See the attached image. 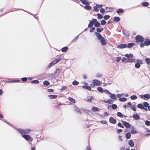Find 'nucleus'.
I'll return each instance as SVG.
<instances>
[{"mask_svg": "<svg viewBox=\"0 0 150 150\" xmlns=\"http://www.w3.org/2000/svg\"><path fill=\"white\" fill-rule=\"evenodd\" d=\"M123 55L127 57V63L135 62L136 59L133 54H126Z\"/></svg>", "mask_w": 150, "mask_h": 150, "instance_id": "f257e3e1", "label": "nucleus"}, {"mask_svg": "<svg viewBox=\"0 0 150 150\" xmlns=\"http://www.w3.org/2000/svg\"><path fill=\"white\" fill-rule=\"evenodd\" d=\"M96 38L97 40L99 41L102 46H105L106 45L107 42L105 39L102 35L97 36Z\"/></svg>", "mask_w": 150, "mask_h": 150, "instance_id": "f03ea898", "label": "nucleus"}, {"mask_svg": "<svg viewBox=\"0 0 150 150\" xmlns=\"http://www.w3.org/2000/svg\"><path fill=\"white\" fill-rule=\"evenodd\" d=\"M3 81H4L3 83L4 84H5L6 83H15L17 82H19L21 81L20 79L17 78L15 79H8L7 80H3ZM3 84V83H2Z\"/></svg>", "mask_w": 150, "mask_h": 150, "instance_id": "7ed1b4c3", "label": "nucleus"}, {"mask_svg": "<svg viewBox=\"0 0 150 150\" xmlns=\"http://www.w3.org/2000/svg\"><path fill=\"white\" fill-rule=\"evenodd\" d=\"M135 42L137 43L139 42H142L144 41L145 38L142 36L137 35L135 37Z\"/></svg>", "mask_w": 150, "mask_h": 150, "instance_id": "20e7f679", "label": "nucleus"}, {"mask_svg": "<svg viewBox=\"0 0 150 150\" xmlns=\"http://www.w3.org/2000/svg\"><path fill=\"white\" fill-rule=\"evenodd\" d=\"M96 29V32H95L94 33L95 35L97 37L100 35L101 36L102 35L100 33L103 30L104 28L103 27H98Z\"/></svg>", "mask_w": 150, "mask_h": 150, "instance_id": "39448f33", "label": "nucleus"}, {"mask_svg": "<svg viewBox=\"0 0 150 150\" xmlns=\"http://www.w3.org/2000/svg\"><path fill=\"white\" fill-rule=\"evenodd\" d=\"M22 137L26 141H28L29 143L33 140V139L29 135L23 134L22 135Z\"/></svg>", "mask_w": 150, "mask_h": 150, "instance_id": "423d86ee", "label": "nucleus"}, {"mask_svg": "<svg viewBox=\"0 0 150 150\" xmlns=\"http://www.w3.org/2000/svg\"><path fill=\"white\" fill-rule=\"evenodd\" d=\"M92 21L93 22L94 27L96 28L99 27L100 25V23L96 18H93Z\"/></svg>", "mask_w": 150, "mask_h": 150, "instance_id": "0eeeda50", "label": "nucleus"}, {"mask_svg": "<svg viewBox=\"0 0 150 150\" xmlns=\"http://www.w3.org/2000/svg\"><path fill=\"white\" fill-rule=\"evenodd\" d=\"M18 131L21 134H26L28 133L30 131V130L28 129H18Z\"/></svg>", "mask_w": 150, "mask_h": 150, "instance_id": "6e6552de", "label": "nucleus"}, {"mask_svg": "<svg viewBox=\"0 0 150 150\" xmlns=\"http://www.w3.org/2000/svg\"><path fill=\"white\" fill-rule=\"evenodd\" d=\"M93 84H102V82L99 80L97 79H94L92 81V82ZM90 84H92V83H91Z\"/></svg>", "mask_w": 150, "mask_h": 150, "instance_id": "1a4fd4ad", "label": "nucleus"}, {"mask_svg": "<svg viewBox=\"0 0 150 150\" xmlns=\"http://www.w3.org/2000/svg\"><path fill=\"white\" fill-rule=\"evenodd\" d=\"M80 6H81V7L83 8L85 10H91H91H92V7L89 5H85V6H83L81 4H80Z\"/></svg>", "mask_w": 150, "mask_h": 150, "instance_id": "9d476101", "label": "nucleus"}, {"mask_svg": "<svg viewBox=\"0 0 150 150\" xmlns=\"http://www.w3.org/2000/svg\"><path fill=\"white\" fill-rule=\"evenodd\" d=\"M140 97L142 99H144L146 100V99H149L150 98V95L149 94H146L140 95Z\"/></svg>", "mask_w": 150, "mask_h": 150, "instance_id": "9b49d317", "label": "nucleus"}, {"mask_svg": "<svg viewBox=\"0 0 150 150\" xmlns=\"http://www.w3.org/2000/svg\"><path fill=\"white\" fill-rule=\"evenodd\" d=\"M126 44L125 43L120 44L116 46V47L120 49H123L126 48Z\"/></svg>", "mask_w": 150, "mask_h": 150, "instance_id": "f8f14e48", "label": "nucleus"}, {"mask_svg": "<svg viewBox=\"0 0 150 150\" xmlns=\"http://www.w3.org/2000/svg\"><path fill=\"white\" fill-rule=\"evenodd\" d=\"M26 82L28 83H32L33 84H37L40 83L38 79L33 80L30 81H27Z\"/></svg>", "mask_w": 150, "mask_h": 150, "instance_id": "ddd939ff", "label": "nucleus"}, {"mask_svg": "<svg viewBox=\"0 0 150 150\" xmlns=\"http://www.w3.org/2000/svg\"><path fill=\"white\" fill-rule=\"evenodd\" d=\"M100 8L97 5V4H96V6H94L93 7V9L91 10V11H95L96 12H98L99 11Z\"/></svg>", "mask_w": 150, "mask_h": 150, "instance_id": "4468645a", "label": "nucleus"}, {"mask_svg": "<svg viewBox=\"0 0 150 150\" xmlns=\"http://www.w3.org/2000/svg\"><path fill=\"white\" fill-rule=\"evenodd\" d=\"M125 31H126V30L124 28L122 30V33L123 34L126 38H128L129 35V31H127L125 32Z\"/></svg>", "mask_w": 150, "mask_h": 150, "instance_id": "2eb2a0df", "label": "nucleus"}, {"mask_svg": "<svg viewBox=\"0 0 150 150\" xmlns=\"http://www.w3.org/2000/svg\"><path fill=\"white\" fill-rule=\"evenodd\" d=\"M144 42L145 43V46H148L150 45V40L147 38H146L145 39V40L144 41Z\"/></svg>", "mask_w": 150, "mask_h": 150, "instance_id": "dca6fc26", "label": "nucleus"}, {"mask_svg": "<svg viewBox=\"0 0 150 150\" xmlns=\"http://www.w3.org/2000/svg\"><path fill=\"white\" fill-rule=\"evenodd\" d=\"M134 45V42L128 43L127 44H126V47L128 48H130L133 47Z\"/></svg>", "mask_w": 150, "mask_h": 150, "instance_id": "f3484780", "label": "nucleus"}, {"mask_svg": "<svg viewBox=\"0 0 150 150\" xmlns=\"http://www.w3.org/2000/svg\"><path fill=\"white\" fill-rule=\"evenodd\" d=\"M120 18L118 16H115L113 18V21L115 22H117L120 20Z\"/></svg>", "mask_w": 150, "mask_h": 150, "instance_id": "a211bd4d", "label": "nucleus"}, {"mask_svg": "<svg viewBox=\"0 0 150 150\" xmlns=\"http://www.w3.org/2000/svg\"><path fill=\"white\" fill-rule=\"evenodd\" d=\"M124 11V10L122 8H119L116 11V12L118 15H120V13H122Z\"/></svg>", "mask_w": 150, "mask_h": 150, "instance_id": "6ab92c4d", "label": "nucleus"}, {"mask_svg": "<svg viewBox=\"0 0 150 150\" xmlns=\"http://www.w3.org/2000/svg\"><path fill=\"white\" fill-rule=\"evenodd\" d=\"M109 122L112 124H115L116 123V121L112 117H110L109 118Z\"/></svg>", "mask_w": 150, "mask_h": 150, "instance_id": "aec40b11", "label": "nucleus"}, {"mask_svg": "<svg viewBox=\"0 0 150 150\" xmlns=\"http://www.w3.org/2000/svg\"><path fill=\"white\" fill-rule=\"evenodd\" d=\"M68 47L67 46H65L61 49V51L62 52H65L68 50Z\"/></svg>", "mask_w": 150, "mask_h": 150, "instance_id": "412c9836", "label": "nucleus"}, {"mask_svg": "<svg viewBox=\"0 0 150 150\" xmlns=\"http://www.w3.org/2000/svg\"><path fill=\"white\" fill-rule=\"evenodd\" d=\"M132 117L135 120H138L140 119L139 116L137 114L133 115Z\"/></svg>", "mask_w": 150, "mask_h": 150, "instance_id": "4be33fe9", "label": "nucleus"}, {"mask_svg": "<svg viewBox=\"0 0 150 150\" xmlns=\"http://www.w3.org/2000/svg\"><path fill=\"white\" fill-rule=\"evenodd\" d=\"M141 4L143 6L146 7L149 5V3L146 1H144L141 3Z\"/></svg>", "mask_w": 150, "mask_h": 150, "instance_id": "5701e85b", "label": "nucleus"}, {"mask_svg": "<svg viewBox=\"0 0 150 150\" xmlns=\"http://www.w3.org/2000/svg\"><path fill=\"white\" fill-rule=\"evenodd\" d=\"M92 98L91 96H88L86 98H85L84 99V100L85 101L88 102H91L92 100Z\"/></svg>", "mask_w": 150, "mask_h": 150, "instance_id": "b1692460", "label": "nucleus"}, {"mask_svg": "<svg viewBox=\"0 0 150 150\" xmlns=\"http://www.w3.org/2000/svg\"><path fill=\"white\" fill-rule=\"evenodd\" d=\"M123 124L124 126L126 127L127 128H129L130 126L129 124V123L125 121L123 122Z\"/></svg>", "mask_w": 150, "mask_h": 150, "instance_id": "393cba45", "label": "nucleus"}, {"mask_svg": "<svg viewBox=\"0 0 150 150\" xmlns=\"http://www.w3.org/2000/svg\"><path fill=\"white\" fill-rule=\"evenodd\" d=\"M128 144L131 147H133L134 144L133 141L132 139L130 140L128 142Z\"/></svg>", "mask_w": 150, "mask_h": 150, "instance_id": "a878e982", "label": "nucleus"}, {"mask_svg": "<svg viewBox=\"0 0 150 150\" xmlns=\"http://www.w3.org/2000/svg\"><path fill=\"white\" fill-rule=\"evenodd\" d=\"M82 88H85L88 90H90L91 88V86L87 85H85L82 86Z\"/></svg>", "mask_w": 150, "mask_h": 150, "instance_id": "bb28decb", "label": "nucleus"}, {"mask_svg": "<svg viewBox=\"0 0 150 150\" xmlns=\"http://www.w3.org/2000/svg\"><path fill=\"white\" fill-rule=\"evenodd\" d=\"M57 96L54 95H50L48 96V97L51 99H55L57 98Z\"/></svg>", "mask_w": 150, "mask_h": 150, "instance_id": "cd10ccee", "label": "nucleus"}, {"mask_svg": "<svg viewBox=\"0 0 150 150\" xmlns=\"http://www.w3.org/2000/svg\"><path fill=\"white\" fill-rule=\"evenodd\" d=\"M97 18L98 19H101L103 18V15L100 13H97Z\"/></svg>", "mask_w": 150, "mask_h": 150, "instance_id": "c85d7f7f", "label": "nucleus"}, {"mask_svg": "<svg viewBox=\"0 0 150 150\" xmlns=\"http://www.w3.org/2000/svg\"><path fill=\"white\" fill-rule=\"evenodd\" d=\"M74 111L76 112L78 114H81V112L80 110V109L79 108H76L74 110Z\"/></svg>", "mask_w": 150, "mask_h": 150, "instance_id": "c756f323", "label": "nucleus"}, {"mask_svg": "<svg viewBox=\"0 0 150 150\" xmlns=\"http://www.w3.org/2000/svg\"><path fill=\"white\" fill-rule=\"evenodd\" d=\"M89 23L88 24V28H91L93 27V26L94 24L92 20L89 21Z\"/></svg>", "mask_w": 150, "mask_h": 150, "instance_id": "7c9ffc66", "label": "nucleus"}, {"mask_svg": "<svg viewBox=\"0 0 150 150\" xmlns=\"http://www.w3.org/2000/svg\"><path fill=\"white\" fill-rule=\"evenodd\" d=\"M146 64L149 65L150 64V59L149 58H146L145 59Z\"/></svg>", "mask_w": 150, "mask_h": 150, "instance_id": "2f4dec72", "label": "nucleus"}, {"mask_svg": "<svg viewBox=\"0 0 150 150\" xmlns=\"http://www.w3.org/2000/svg\"><path fill=\"white\" fill-rule=\"evenodd\" d=\"M131 135L130 133L129 132H128L126 134L125 137L127 139H128L131 138Z\"/></svg>", "mask_w": 150, "mask_h": 150, "instance_id": "473e14b6", "label": "nucleus"}, {"mask_svg": "<svg viewBox=\"0 0 150 150\" xmlns=\"http://www.w3.org/2000/svg\"><path fill=\"white\" fill-rule=\"evenodd\" d=\"M91 110L94 112H96L98 111L99 110V109L98 108L96 107H93L92 108Z\"/></svg>", "mask_w": 150, "mask_h": 150, "instance_id": "72a5a7b5", "label": "nucleus"}, {"mask_svg": "<svg viewBox=\"0 0 150 150\" xmlns=\"http://www.w3.org/2000/svg\"><path fill=\"white\" fill-rule=\"evenodd\" d=\"M106 23V22L105 20L104 19H102V20H101L100 22V25H105Z\"/></svg>", "mask_w": 150, "mask_h": 150, "instance_id": "f704fd0d", "label": "nucleus"}, {"mask_svg": "<svg viewBox=\"0 0 150 150\" xmlns=\"http://www.w3.org/2000/svg\"><path fill=\"white\" fill-rule=\"evenodd\" d=\"M60 71L58 68L56 69L55 71L54 72V74H56L59 75L60 73Z\"/></svg>", "mask_w": 150, "mask_h": 150, "instance_id": "c9c22d12", "label": "nucleus"}, {"mask_svg": "<svg viewBox=\"0 0 150 150\" xmlns=\"http://www.w3.org/2000/svg\"><path fill=\"white\" fill-rule=\"evenodd\" d=\"M110 17V16L109 15H105L103 16V18L105 20H107L109 19Z\"/></svg>", "mask_w": 150, "mask_h": 150, "instance_id": "e433bc0d", "label": "nucleus"}, {"mask_svg": "<svg viewBox=\"0 0 150 150\" xmlns=\"http://www.w3.org/2000/svg\"><path fill=\"white\" fill-rule=\"evenodd\" d=\"M105 103H107L110 104H112L113 103V100L110 99H109L108 100L104 101Z\"/></svg>", "mask_w": 150, "mask_h": 150, "instance_id": "4c0bfd02", "label": "nucleus"}, {"mask_svg": "<svg viewBox=\"0 0 150 150\" xmlns=\"http://www.w3.org/2000/svg\"><path fill=\"white\" fill-rule=\"evenodd\" d=\"M110 95H111L110 96V98L112 99H114V100H116L117 99V98L115 96V94H112L111 93V94H110Z\"/></svg>", "mask_w": 150, "mask_h": 150, "instance_id": "58836bf2", "label": "nucleus"}, {"mask_svg": "<svg viewBox=\"0 0 150 150\" xmlns=\"http://www.w3.org/2000/svg\"><path fill=\"white\" fill-rule=\"evenodd\" d=\"M81 33H80L78 35L76 36L74 39L71 42V43L72 42L74 41H75V42H76L77 41V40L78 39L79 37H78V35H80Z\"/></svg>", "mask_w": 150, "mask_h": 150, "instance_id": "ea45409f", "label": "nucleus"}, {"mask_svg": "<svg viewBox=\"0 0 150 150\" xmlns=\"http://www.w3.org/2000/svg\"><path fill=\"white\" fill-rule=\"evenodd\" d=\"M17 10H22L25 12H26L28 13V14H29L33 16L34 15L33 14L31 13V12H28V11H27L23 9H18Z\"/></svg>", "mask_w": 150, "mask_h": 150, "instance_id": "a19ab883", "label": "nucleus"}, {"mask_svg": "<svg viewBox=\"0 0 150 150\" xmlns=\"http://www.w3.org/2000/svg\"><path fill=\"white\" fill-rule=\"evenodd\" d=\"M127 100V98L125 97H122L120 98L119 101L122 102L125 101Z\"/></svg>", "mask_w": 150, "mask_h": 150, "instance_id": "79ce46f5", "label": "nucleus"}, {"mask_svg": "<svg viewBox=\"0 0 150 150\" xmlns=\"http://www.w3.org/2000/svg\"><path fill=\"white\" fill-rule=\"evenodd\" d=\"M141 67V65L139 64H137L136 63L134 64V67L136 69H139Z\"/></svg>", "mask_w": 150, "mask_h": 150, "instance_id": "37998d69", "label": "nucleus"}, {"mask_svg": "<svg viewBox=\"0 0 150 150\" xmlns=\"http://www.w3.org/2000/svg\"><path fill=\"white\" fill-rule=\"evenodd\" d=\"M137 107L141 109H143L144 108L143 105L142 104H139L137 105Z\"/></svg>", "mask_w": 150, "mask_h": 150, "instance_id": "c03bdc74", "label": "nucleus"}, {"mask_svg": "<svg viewBox=\"0 0 150 150\" xmlns=\"http://www.w3.org/2000/svg\"><path fill=\"white\" fill-rule=\"evenodd\" d=\"M55 61L56 62V63H57L58 62H59L60 61H61L62 60V58L61 57H59L57 58L56 59H55Z\"/></svg>", "mask_w": 150, "mask_h": 150, "instance_id": "a18cd8bd", "label": "nucleus"}, {"mask_svg": "<svg viewBox=\"0 0 150 150\" xmlns=\"http://www.w3.org/2000/svg\"><path fill=\"white\" fill-rule=\"evenodd\" d=\"M83 4L85 5L88 0H79Z\"/></svg>", "mask_w": 150, "mask_h": 150, "instance_id": "49530a36", "label": "nucleus"}, {"mask_svg": "<svg viewBox=\"0 0 150 150\" xmlns=\"http://www.w3.org/2000/svg\"><path fill=\"white\" fill-rule=\"evenodd\" d=\"M130 98L132 100H135L137 99V96L136 95H132L130 97Z\"/></svg>", "mask_w": 150, "mask_h": 150, "instance_id": "de8ad7c7", "label": "nucleus"}, {"mask_svg": "<svg viewBox=\"0 0 150 150\" xmlns=\"http://www.w3.org/2000/svg\"><path fill=\"white\" fill-rule=\"evenodd\" d=\"M69 100L73 103H75V100L73 99V98H71L69 97L68 98Z\"/></svg>", "mask_w": 150, "mask_h": 150, "instance_id": "09e8293b", "label": "nucleus"}, {"mask_svg": "<svg viewBox=\"0 0 150 150\" xmlns=\"http://www.w3.org/2000/svg\"><path fill=\"white\" fill-rule=\"evenodd\" d=\"M43 84H50V82L47 80H45L42 82Z\"/></svg>", "mask_w": 150, "mask_h": 150, "instance_id": "8fccbe9b", "label": "nucleus"}, {"mask_svg": "<svg viewBox=\"0 0 150 150\" xmlns=\"http://www.w3.org/2000/svg\"><path fill=\"white\" fill-rule=\"evenodd\" d=\"M121 61L122 62H125L126 61V63H127V57H123L121 60Z\"/></svg>", "mask_w": 150, "mask_h": 150, "instance_id": "3c124183", "label": "nucleus"}, {"mask_svg": "<svg viewBox=\"0 0 150 150\" xmlns=\"http://www.w3.org/2000/svg\"><path fill=\"white\" fill-rule=\"evenodd\" d=\"M79 82L76 80H74L72 82L71 84H79Z\"/></svg>", "mask_w": 150, "mask_h": 150, "instance_id": "603ef678", "label": "nucleus"}, {"mask_svg": "<svg viewBox=\"0 0 150 150\" xmlns=\"http://www.w3.org/2000/svg\"><path fill=\"white\" fill-rule=\"evenodd\" d=\"M105 12V9L103 8H101L100 9V12L101 13L104 14Z\"/></svg>", "mask_w": 150, "mask_h": 150, "instance_id": "864d4df0", "label": "nucleus"}, {"mask_svg": "<svg viewBox=\"0 0 150 150\" xmlns=\"http://www.w3.org/2000/svg\"><path fill=\"white\" fill-rule=\"evenodd\" d=\"M111 107L114 110L116 109L117 108V106L115 104H112L111 105Z\"/></svg>", "mask_w": 150, "mask_h": 150, "instance_id": "5fc2aeb1", "label": "nucleus"}, {"mask_svg": "<svg viewBox=\"0 0 150 150\" xmlns=\"http://www.w3.org/2000/svg\"><path fill=\"white\" fill-rule=\"evenodd\" d=\"M121 59V57L120 56L117 57H116L115 61L117 62H119Z\"/></svg>", "mask_w": 150, "mask_h": 150, "instance_id": "6e6d98bb", "label": "nucleus"}, {"mask_svg": "<svg viewBox=\"0 0 150 150\" xmlns=\"http://www.w3.org/2000/svg\"><path fill=\"white\" fill-rule=\"evenodd\" d=\"M117 115L118 116L121 117H122L123 116V115L122 113L120 112H118L117 113Z\"/></svg>", "mask_w": 150, "mask_h": 150, "instance_id": "4d7b16f0", "label": "nucleus"}, {"mask_svg": "<svg viewBox=\"0 0 150 150\" xmlns=\"http://www.w3.org/2000/svg\"><path fill=\"white\" fill-rule=\"evenodd\" d=\"M97 89L100 92H101V93L103 92V89L101 87H98L97 88Z\"/></svg>", "mask_w": 150, "mask_h": 150, "instance_id": "13d9d810", "label": "nucleus"}, {"mask_svg": "<svg viewBox=\"0 0 150 150\" xmlns=\"http://www.w3.org/2000/svg\"><path fill=\"white\" fill-rule=\"evenodd\" d=\"M28 78L26 77H22L21 79V80L22 81L24 82L27 81Z\"/></svg>", "mask_w": 150, "mask_h": 150, "instance_id": "bf43d9fd", "label": "nucleus"}, {"mask_svg": "<svg viewBox=\"0 0 150 150\" xmlns=\"http://www.w3.org/2000/svg\"><path fill=\"white\" fill-rule=\"evenodd\" d=\"M91 29L90 30H89V32L90 33H92L93 32L94 30L96 28L95 27H92L91 28H90Z\"/></svg>", "mask_w": 150, "mask_h": 150, "instance_id": "052dcab7", "label": "nucleus"}, {"mask_svg": "<svg viewBox=\"0 0 150 150\" xmlns=\"http://www.w3.org/2000/svg\"><path fill=\"white\" fill-rule=\"evenodd\" d=\"M53 65H54L53 64H52V62H51L48 65V68H51V67H52V66H53Z\"/></svg>", "mask_w": 150, "mask_h": 150, "instance_id": "680f3d73", "label": "nucleus"}, {"mask_svg": "<svg viewBox=\"0 0 150 150\" xmlns=\"http://www.w3.org/2000/svg\"><path fill=\"white\" fill-rule=\"evenodd\" d=\"M103 92L105 93L108 94H111V93H110L107 90L105 89L103 90Z\"/></svg>", "mask_w": 150, "mask_h": 150, "instance_id": "e2e57ef3", "label": "nucleus"}, {"mask_svg": "<svg viewBox=\"0 0 150 150\" xmlns=\"http://www.w3.org/2000/svg\"><path fill=\"white\" fill-rule=\"evenodd\" d=\"M143 105L144 106L146 107H148L149 105V103L147 102H144L143 103Z\"/></svg>", "mask_w": 150, "mask_h": 150, "instance_id": "0e129e2a", "label": "nucleus"}, {"mask_svg": "<svg viewBox=\"0 0 150 150\" xmlns=\"http://www.w3.org/2000/svg\"><path fill=\"white\" fill-rule=\"evenodd\" d=\"M48 76L50 77H51L52 79H55V78L54 75L52 74H50V75Z\"/></svg>", "mask_w": 150, "mask_h": 150, "instance_id": "69168bd1", "label": "nucleus"}, {"mask_svg": "<svg viewBox=\"0 0 150 150\" xmlns=\"http://www.w3.org/2000/svg\"><path fill=\"white\" fill-rule=\"evenodd\" d=\"M145 45V44L144 42L143 43L142 42L140 44V46L141 48L143 47Z\"/></svg>", "mask_w": 150, "mask_h": 150, "instance_id": "338daca9", "label": "nucleus"}, {"mask_svg": "<svg viewBox=\"0 0 150 150\" xmlns=\"http://www.w3.org/2000/svg\"><path fill=\"white\" fill-rule=\"evenodd\" d=\"M145 124L147 126H149L150 125V122L148 120H146L145 121Z\"/></svg>", "mask_w": 150, "mask_h": 150, "instance_id": "774afa93", "label": "nucleus"}]
</instances>
